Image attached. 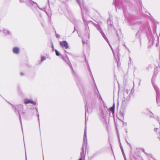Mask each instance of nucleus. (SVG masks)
Wrapping results in <instances>:
<instances>
[{"label": "nucleus", "instance_id": "nucleus-1", "mask_svg": "<svg viewBox=\"0 0 160 160\" xmlns=\"http://www.w3.org/2000/svg\"><path fill=\"white\" fill-rule=\"evenodd\" d=\"M107 24L108 30L111 31L115 29L114 26L113 24V22L110 19H109L108 20Z\"/></svg>", "mask_w": 160, "mask_h": 160}, {"label": "nucleus", "instance_id": "nucleus-2", "mask_svg": "<svg viewBox=\"0 0 160 160\" xmlns=\"http://www.w3.org/2000/svg\"><path fill=\"white\" fill-rule=\"evenodd\" d=\"M2 32L6 36H11L12 34L11 32L7 28H4L2 30Z\"/></svg>", "mask_w": 160, "mask_h": 160}, {"label": "nucleus", "instance_id": "nucleus-3", "mask_svg": "<svg viewBox=\"0 0 160 160\" xmlns=\"http://www.w3.org/2000/svg\"><path fill=\"white\" fill-rule=\"evenodd\" d=\"M24 103L26 104L28 103H32L34 105H36V104L35 102L28 99H25Z\"/></svg>", "mask_w": 160, "mask_h": 160}, {"label": "nucleus", "instance_id": "nucleus-4", "mask_svg": "<svg viewBox=\"0 0 160 160\" xmlns=\"http://www.w3.org/2000/svg\"><path fill=\"white\" fill-rule=\"evenodd\" d=\"M96 28H97V29H98V30L100 32L101 34H102V36H103V37L104 39H107L106 38V36H105L104 33L102 32L101 29V28L100 26L99 25H97L96 26Z\"/></svg>", "mask_w": 160, "mask_h": 160}, {"label": "nucleus", "instance_id": "nucleus-5", "mask_svg": "<svg viewBox=\"0 0 160 160\" xmlns=\"http://www.w3.org/2000/svg\"><path fill=\"white\" fill-rule=\"evenodd\" d=\"M19 1L21 3H23L26 2V4H28L26 3L27 2H29L31 4H32V5H35L37 4L35 2H33L32 1H31L30 0H19Z\"/></svg>", "mask_w": 160, "mask_h": 160}, {"label": "nucleus", "instance_id": "nucleus-6", "mask_svg": "<svg viewBox=\"0 0 160 160\" xmlns=\"http://www.w3.org/2000/svg\"><path fill=\"white\" fill-rule=\"evenodd\" d=\"M61 46L63 47V48H68V44L67 42L65 41H62L61 43Z\"/></svg>", "mask_w": 160, "mask_h": 160}, {"label": "nucleus", "instance_id": "nucleus-7", "mask_svg": "<svg viewBox=\"0 0 160 160\" xmlns=\"http://www.w3.org/2000/svg\"><path fill=\"white\" fill-rule=\"evenodd\" d=\"M19 51V49L18 48H14L13 49V52L15 54H18Z\"/></svg>", "mask_w": 160, "mask_h": 160}, {"label": "nucleus", "instance_id": "nucleus-8", "mask_svg": "<svg viewBox=\"0 0 160 160\" xmlns=\"http://www.w3.org/2000/svg\"><path fill=\"white\" fill-rule=\"evenodd\" d=\"M157 102L158 105H160V96H158L157 98Z\"/></svg>", "mask_w": 160, "mask_h": 160}, {"label": "nucleus", "instance_id": "nucleus-9", "mask_svg": "<svg viewBox=\"0 0 160 160\" xmlns=\"http://www.w3.org/2000/svg\"><path fill=\"white\" fill-rule=\"evenodd\" d=\"M115 108V105L114 104L113 105V106L110 108V110L111 112H112L113 113H114V110Z\"/></svg>", "mask_w": 160, "mask_h": 160}, {"label": "nucleus", "instance_id": "nucleus-10", "mask_svg": "<svg viewBox=\"0 0 160 160\" xmlns=\"http://www.w3.org/2000/svg\"><path fill=\"white\" fill-rule=\"evenodd\" d=\"M85 33L86 34H88L89 32V30L88 27H86L85 28Z\"/></svg>", "mask_w": 160, "mask_h": 160}, {"label": "nucleus", "instance_id": "nucleus-11", "mask_svg": "<svg viewBox=\"0 0 160 160\" xmlns=\"http://www.w3.org/2000/svg\"><path fill=\"white\" fill-rule=\"evenodd\" d=\"M86 138V128L85 127V132H84V138H83L84 140H85V138Z\"/></svg>", "mask_w": 160, "mask_h": 160}, {"label": "nucleus", "instance_id": "nucleus-12", "mask_svg": "<svg viewBox=\"0 0 160 160\" xmlns=\"http://www.w3.org/2000/svg\"><path fill=\"white\" fill-rule=\"evenodd\" d=\"M56 54L57 56H59L60 55V54L59 52L57 50H55Z\"/></svg>", "mask_w": 160, "mask_h": 160}, {"label": "nucleus", "instance_id": "nucleus-13", "mask_svg": "<svg viewBox=\"0 0 160 160\" xmlns=\"http://www.w3.org/2000/svg\"><path fill=\"white\" fill-rule=\"evenodd\" d=\"M45 59V57L44 56H42L41 58V60L42 61H44Z\"/></svg>", "mask_w": 160, "mask_h": 160}, {"label": "nucleus", "instance_id": "nucleus-14", "mask_svg": "<svg viewBox=\"0 0 160 160\" xmlns=\"http://www.w3.org/2000/svg\"><path fill=\"white\" fill-rule=\"evenodd\" d=\"M86 41H83L82 42L83 44H84L85 43H87V42Z\"/></svg>", "mask_w": 160, "mask_h": 160}, {"label": "nucleus", "instance_id": "nucleus-15", "mask_svg": "<svg viewBox=\"0 0 160 160\" xmlns=\"http://www.w3.org/2000/svg\"><path fill=\"white\" fill-rule=\"evenodd\" d=\"M81 157H82V152L81 153Z\"/></svg>", "mask_w": 160, "mask_h": 160}, {"label": "nucleus", "instance_id": "nucleus-16", "mask_svg": "<svg viewBox=\"0 0 160 160\" xmlns=\"http://www.w3.org/2000/svg\"><path fill=\"white\" fill-rule=\"evenodd\" d=\"M40 9L42 10V11H44V10H45V9L44 8H43V9Z\"/></svg>", "mask_w": 160, "mask_h": 160}, {"label": "nucleus", "instance_id": "nucleus-17", "mask_svg": "<svg viewBox=\"0 0 160 160\" xmlns=\"http://www.w3.org/2000/svg\"><path fill=\"white\" fill-rule=\"evenodd\" d=\"M2 30H1V29H0V33L1 32H2Z\"/></svg>", "mask_w": 160, "mask_h": 160}, {"label": "nucleus", "instance_id": "nucleus-18", "mask_svg": "<svg viewBox=\"0 0 160 160\" xmlns=\"http://www.w3.org/2000/svg\"><path fill=\"white\" fill-rule=\"evenodd\" d=\"M157 129V128H155L154 129V130H155V131H156Z\"/></svg>", "mask_w": 160, "mask_h": 160}, {"label": "nucleus", "instance_id": "nucleus-19", "mask_svg": "<svg viewBox=\"0 0 160 160\" xmlns=\"http://www.w3.org/2000/svg\"><path fill=\"white\" fill-rule=\"evenodd\" d=\"M82 18H83V14L82 13Z\"/></svg>", "mask_w": 160, "mask_h": 160}, {"label": "nucleus", "instance_id": "nucleus-20", "mask_svg": "<svg viewBox=\"0 0 160 160\" xmlns=\"http://www.w3.org/2000/svg\"><path fill=\"white\" fill-rule=\"evenodd\" d=\"M21 75H23V73H21Z\"/></svg>", "mask_w": 160, "mask_h": 160}, {"label": "nucleus", "instance_id": "nucleus-21", "mask_svg": "<svg viewBox=\"0 0 160 160\" xmlns=\"http://www.w3.org/2000/svg\"><path fill=\"white\" fill-rule=\"evenodd\" d=\"M57 37L58 38V36L57 35H56Z\"/></svg>", "mask_w": 160, "mask_h": 160}, {"label": "nucleus", "instance_id": "nucleus-22", "mask_svg": "<svg viewBox=\"0 0 160 160\" xmlns=\"http://www.w3.org/2000/svg\"><path fill=\"white\" fill-rule=\"evenodd\" d=\"M81 9L82 11V12H83V11H82V8H81Z\"/></svg>", "mask_w": 160, "mask_h": 160}, {"label": "nucleus", "instance_id": "nucleus-23", "mask_svg": "<svg viewBox=\"0 0 160 160\" xmlns=\"http://www.w3.org/2000/svg\"><path fill=\"white\" fill-rule=\"evenodd\" d=\"M113 55H114V56H115V55H114V52H113Z\"/></svg>", "mask_w": 160, "mask_h": 160}, {"label": "nucleus", "instance_id": "nucleus-24", "mask_svg": "<svg viewBox=\"0 0 160 160\" xmlns=\"http://www.w3.org/2000/svg\"><path fill=\"white\" fill-rule=\"evenodd\" d=\"M79 160H82V158H80V159H79Z\"/></svg>", "mask_w": 160, "mask_h": 160}, {"label": "nucleus", "instance_id": "nucleus-25", "mask_svg": "<svg viewBox=\"0 0 160 160\" xmlns=\"http://www.w3.org/2000/svg\"><path fill=\"white\" fill-rule=\"evenodd\" d=\"M47 14L48 15V14L46 12Z\"/></svg>", "mask_w": 160, "mask_h": 160}]
</instances>
